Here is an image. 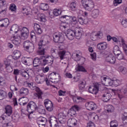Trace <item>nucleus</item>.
<instances>
[{"instance_id": "obj_1", "label": "nucleus", "mask_w": 127, "mask_h": 127, "mask_svg": "<svg viewBox=\"0 0 127 127\" xmlns=\"http://www.w3.org/2000/svg\"><path fill=\"white\" fill-rule=\"evenodd\" d=\"M24 101H26L25 102H23V106L26 105L27 108V112L31 114L33 113L35 111H38L40 114H41L44 110L41 109L40 108L37 107V105H36V103L33 101H30L29 103L27 104V102H28V98L26 97H24Z\"/></svg>"}, {"instance_id": "obj_2", "label": "nucleus", "mask_w": 127, "mask_h": 127, "mask_svg": "<svg viewBox=\"0 0 127 127\" xmlns=\"http://www.w3.org/2000/svg\"><path fill=\"white\" fill-rule=\"evenodd\" d=\"M101 81L102 84H103L104 86H107L109 87V86H114L115 87H118V86H120L122 82L120 81V80H112V79L109 78L107 75H103L101 77Z\"/></svg>"}, {"instance_id": "obj_3", "label": "nucleus", "mask_w": 127, "mask_h": 127, "mask_svg": "<svg viewBox=\"0 0 127 127\" xmlns=\"http://www.w3.org/2000/svg\"><path fill=\"white\" fill-rule=\"evenodd\" d=\"M27 85L31 90H35L36 93H34V97L38 98V100H42L43 92L40 90V88L34 86L33 82L27 83Z\"/></svg>"}, {"instance_id": "obj_4", "label": "nucleus", "mask_w": 127, "mask_h": 127, "mask_svg": "<svg viewBox=\"0 0 127 127\" xmlns=\"http://www.w3.org/2000/svg\"><path fill=\"white\" fill-rule=\"evenodd\" d=\"M81 4L87 11H91L95 8V3L93 0H81Z\"/></svg>"}, {"instance_id": "obj_5", "label": "nucleus", "mask_w": 127, "mask_h": 127, "mask_svg": "<svg viewBox=\"0 0 127 127\" xmlns=\"http://www.w3.org/2000/svg\"><path fill=\"white\" fill-rule=\"evenodd\" d=\"M40 59L42 60V62H43V65L45 66V65H50L51 66L53 64V59L51 56L48 55L42 56L40 57Z\"/></svg>"}, {"instance_id": "obj_6", "label": "nucleus", "mask_w": 127, "mask_h": 127, "mask_svg": "<svg viewBox=\"0 0 127 127\" xmlns=\"http://www.w3.org/2000/svg\"><path fill=\"white\" fill-rule=\"evenodd\" d=\"M24 49L29 53L33 52L34 50V45L29 41H24L23 43Z\"/></svg>"}, {"instance_id": "obj_7", "label": "nucleus", "mask_w": 127, "mask_h": 127, "mask_svg": "<svg viewBox=\"0 0 127 127\" xmlns=\"http://www.w3.org/2000/svg\"><path fill=\"white\" fill-rule=\"evenodd\" d=\"M12 59V56H10L4 60V64L5 66V68L6 69V71L8 73H11L13 71L12 67H11V65H10V62H11Z\"/></svg>"}, {"instance_id": "obj_8", "label": "nucleus", "mask_w": 127, "mask_h": 127, "mask_svg": "<svg viewBox=\"0 0 127 127\" xmlns=\"http://www.w3.org/2000/svg\"><path fill=\"white\" fill-rule=\"evenodd\" d=\"M89 117L90 118L93 122H98V121H101V120H105V119H106V117H107L105 115H102L99 117V116H98L97 114L92 112L89 113Z\"/></svg>"}, {"instance_id": "obj_9", "label": "nucleus", "mask_w": 127, "mask_h": 127, "mask_svg": "<svg viewBox=\"0 0 127 127\" xmlns=\"http://www.w3.org/2000/svg\"><path fill=\"white\" fill-rule=\"evenodd\" d=\"M65 23L69 24L70 23H73V24H77L78 21H77V18L75 16L71 17L68 15H64V16Z\"/></svg>"}, {"instance_id": "obj_10", "label": "nucleus", "mask_w": 127, "mask_h": 127, "mask_svg": "<svg viewBox=\"0 0 127 127\" xmlns=\"http://www.w3.org/2000/svg\"><path fill=\"white\" fill-rule=\"evenodd\" d=\"M105 61L107 63L109 64H115L116 63V57L114 56V55L110 54L107 55L105 57Z\"/></svg>"}, {"instance_id": "obj_11", "label": "nucleus", "mask_w": 127, "mask_h": 127, "mask_svg": "<svg viewBox=\"0 0 127 127\" xmlns=\"http://www.w3.org/2000/svg\"><path fill=\"white\" fill-rule=\"evenodd\" d=\"M63 34H54L53 35V40L54 42H56V43H63L64 42V38H63Z\"/></svg>"}, {"instance_id": "obj_12", "label": "nucleus", "mask_w": 127, "mask_h": 127, "mask_svg": "<svg viewBox=\"0 0 127 127\" xmlns=\"http://www.w3.org/2000/svg\"><path fill=\"white\" fill-rule=\"evenodd\" d=\"M65 6L69 7V9L72 11H75L77 9V2L75 1H72L68 3L65 2Z\"/></svg>"}, {"instance_id": "obj_13", "label": "nucleus", "mask_w": 127, "mask_h": 127, "mask_svg": "<svg viewBox=\"0 0 127 127\" xmlns=\"http://www.w3.org/2000/svg\"><path fill=\"white\" fill-rule=\"evenodd\" d=\"M47 122L48 120L46 118L43 117H40L38 119L37 124L39 127H45Z\"/></svg>"}, {"instance_id": "obj_14", "label": "nucleus", "mask_w": 127, "mask_h": 127, "mask_svg": "<svg viewBox=\"0 0 127 127\" xmlns=\"http://www.w3.org/2000/svg\"><path fill=\"white\" fill-rule=\"evenodd\" d=\"M85 106L86 109L89 111H94L97 109V105L93 102H86Z\"/></svg>"}, {"instance_id": "obj_15", "label": "nucleus", "mask_w": 127, "mask_h": 127, "mask_svg": "<svg viewBox=\"0 0 127 127\" xmlns=\"http://www.w3.org/2000/svg\"><path fill=\"white\" fill-rule=\"evenodd\" d=\"M88 92L90 94H93V95H97L99 93V86L97 85H91L88 88Z\"/></svg>"}, {"instance_id": "obj_16", "label": "nucleus", "mask_w": 127, "mask_h": 127, "mask_svg": "<svg viewBox=\"0 0 127 127\" xmlns=\"http://www.w3.org/2000/svg\"><path fill=\"white\" fill-rule=\"evenodd\" d=\"M74 32L75 37H76V38L77 39H79V38H80V37L82 36V34L83 33V29L80 27H76L75 28Z\"/></svg>"}, {"instance_id": "obj_17", "label": "nucleus", "mask_w": 127, "mask_h": 127, "mask_svg": "<svg viewBox=\"0 0 127 127\" xmlns=\"http://www.w3.org/2000/svg\"><path fill=\"white\" fill-rule=\"evenodd\" d=\"M79 107L74 105L68 111V115L69 117H74L76 116V111H79Z\"/></svg>"}, {"instance_id": "obj_18", "label": "nucleus", "mask_w": 127, "mask_h": 127, "mask_svg": "<svg viewBox=\"0 0 127 127\" xmlns=\"http://www.w3.org/2000/svg\"><path fill=\"white\" fill-rule=\"evenodd\" d=\"M108 48V43L106 42H100L97 45V49L100 51H103Z\"/></svg>"}, {"instance_id": "obj_19", "label": "nucleus", "mask_w": 127, "mask_h": 127, "mask_svg": "<svg viewBox=\"0 0 127 127\" xmlns=\"http://www.w3.org/2000/svg\"><path fill=\"white\" fill-rule=\"evenodd\" d=\"M21 36L22 39H27L29 35V31L26 27H23L22 29Z\"/></svg>"}, {"instance_id": "obj_20", "label": "nucleus", "mask_w": 127, "mask_h": 127, "mask_svg": "<svg viewBox=\"0 0 127 127\" xmlns=\"http://www.w3.org/2000/svg\"><path fill=\"white\" fill-rule=\"evenodd\" d=\"M66 37L69 39V40H73L75 38V32L73 30L68 29L65 33Z\"/></svg>"}, {"instance_id": "obj_21", "label": "nucleus", "mask_w": 127, "mask_h": 127, "mask_svg": "<svg viewBox=\"0 0 127 127\" xmlns=\"http://www.w3.org/2000/svg\"><path fill=\"white\" fill-rule=\"evenodd\" d=\"M57 77H59V74L57 73H52L49 75V79L51 80V82L53 83H57L58 80H57Z\"/></svg>"}, {"instance_id": "obj_22", "label": "nucleus", "mask_w": 127, "mask_h": 127, "mask_svg": "<svg viewBox=\"0 0 127 127\" xmlns=\"http://www.w3.org/2000/svg\"><path fill=\"white\" fill-rule=\"evenodd\" d=\"M77 120L74 118L69 119L67 121V126L68 127H74L77 126Z\"/></svg>"}, {"instance_id": "obj_23", "label": "nucleus", "mask_w": 127, "mask_h": 127, "mask_svg": "<svg viewBox=\"0 0 127 127\" xmlns=\"http://www.w3.org/2000/svg\"><path fill=\"white\" fill-rule=\"evenodd\" d=\"M9 24V21L7 18L0 20V26L1 27H7Z\"/></svg>"}, {"instance_id": "obj_24", "label": "nucleus", "mask_w": 127, "mask_h": 127, "mask_svg": "<svg viewBox=\"0 0 127 127\" xmlns=\"http://www.w3.org/2000/svg\"><path fill=\"white\" fill-rule=\"evenodd\" d=\"M34 29L36 33L37 34H41L42 33V30L40 28V25L37 23L34 24Z\"/></svg>"}, {"instance_id": "obj_25", "label": "nucleus", "mask_w": 127, "mask_h": 127, "mask_svg": "<svg viewBox=\"0 0 127 127\" xmlns=\"http://www.w3.org/2000/svg\"><path fill=\"white\" fill-rule=\"evenodd\" d=\"M41 62H42V60L40 59V57L35 58L33 62V67H38L41 64Z\"/></svg>"}, {"instance_id": "obj_26", "label": "nucleus", "mask_w": 127, "mask_h": 127, "mask_svg": "<svg viewBox=\"0 0 127 127\" xmlns=\"http://www.w3.org/2000/svg\"><path fill=\"white\" fill-rule=\"evenodd\" d=\"M5 114L8 117H10L12 115V107L9 105H7L5 108Z\"/></svg>"}, {"instance_id": "obj_27", "label": "nucleus", "mask_w": 127, "mask_h": 127, "mask_svg": "<svg viewBox=\"0 0 127 127\" xmlns=\"http://www.w3.org/2000/svg\"><path fill=\"white\" fill-rule=\"evenodd\" d=\"M112 95L109 92H106L104 94L102 97V99L104 102H108L111 99Z\"/></svg>"}, {"instance_id": "obj_28", "label": "nucleus", "mask_w": 127, "mask_h": 127, "mask_svg": "<svg viewBox=\"0 0 127 127\" xmlns=\"http://www.w3.org/2000/svg\"><path fill=\"white\" fill-rule=\"evenodd\" d=\"M45 81V77L43 76H38L35 77V82L37 84H42Z\"/></svg>"}, {"instance_id": "obj_29", "label": "nucleus", "mask_w": 127, "mask_h": 127, "mask_svg": "<svg viewBox=\"0 0 127 127\" xmlns=\"http://www.w3.org/2000/svg\"><path fill=\"white\" fill-rule=\"evenodd\" d=\"M76 71H78L79 72H83L84 73H87V70L84 66L80 65V64H77L75 66Z\"/></svg>"}, {"instance_id": "obj_30", "label": "nucleus", "mask_w": 127, "mask_h": 127, "mask_svg": "<svg viewBox=\"0 0 127 127\" xmlns=\"http://www.w3.org/2000/svg\"><path fill=\"white\" fill-rule=\"evenodd\" d=\"M40 9H42V10H47L49 8V6L48 4L46 3H41L39 5Z\"/></svg>"}, {"instance_id": "obj_31", "label": "nucleus", "mask_w": 127, "mask_h": 127, "mask_svg": "<svg viewBox=\"0 0 127 127\" xmlns=\"http://www.w3.org/2000/svg\"><path fill=\"white\" fill-rule=\"evenodd\" d=\"M28 93H29V91L28 89L26 88L22 87L20 90V94L23 95V96H26L27 95H28Z\"/></svg>"}, {"instance_id": "obj_32", "label": "nucleus", "mask_w": 127, "mask_h": 127, "mask_svg": "<svg viewBox=\"0 0 127 127\" xmlns=\"http://www.w3.org/2000/svg\"><path fill=\"white\" fill-rule=\"evenodd\" d=\"M113 52L114 54L116 56L118 55V54L121 53V52H122V51H121V49H120V47H118V45H116L113 48Z\"/></svg>"}, {"instance_id": "obj_33", "label": "nucleus", "mask_w": 127, "mask_h": 127, "mask_svg": "<svg viewBox=\"0 0 127 127\" xmlns=\"http://www.w3.org/2000/svg\"><path fill=\"white\" fill-rule=\"evenodd\" d=\"M100 12V11H99V9H95L92 10L91 12V16L93 18H97L98 16H99V13Z\"/></svg>"}, {"instance_id": "obj_34", "label": "nucleus", "mask_w": 127, "mask_h": 127, "mask_svg": "<svg viewBox=\"0 0 127 127\" xmlns=\"http://www.w3.org/2000/svg\"><path fill=\"white\" fill-rule=\"evenodd\" d=\"M86 86V81L85 80L80 81L79 84V89L80 91H84Z\"/></svg>"}, {"instance_id": "obj_35", "label": "nucleus", "mask_w": 127, "mask_h": 127, "mask_svg": "<svg viewBox=\"0 0 127 127\" xmlns=\"http://www.w3.org/2000/svg\"><path fill=\"white\" fill-rule=\"evenodd\" d=\"M14 54V58L13 59L14 60H18L19 58H20V56H21V53H20V52L19 51H14L13 52Z\"/></svg>"}, {"instance_id": "obj_36", "label": "nucleus", "mask_w": 127, "mask_h": 127, "mask_svg": "<svg viewBox=\"0 0 127 127\" xmlns=\"http://www.w3.org/2000/svg\"><path fill=\"white\" fill-rule=\"evenodd\" d=\"M118 71L123 75H127V69L124 66H120L118 68Z\"/></svg>"}, {"instance_id": "obj_37", "label": "nucleus", "mask_w": 127, "mask_h": 127, "mask_svg": "<svg viewBox=\"0 0 127 127\" xmlns=\"http://www.w3.org/2000/svg\"><path fill=\"white\" fill-rule=\"evenodd\" d=\"M88 21L89 19H88V18L83 19V18L81 17L78 18V22H79L80 24H81V25H84V24H87Z\"/></svg>"}, {"instance_id": "obj_38", "label": "nucleus", "mask_w": 127, "mask_h": 127, "mask_svg": "<svg viewBox=\"0 0 127 127\" xmlns=\"http://www.w3.org/2000/svg\"><path fill=\"white\" fill-rule=\"evenodd\" d=\"M58 120L60 124L63 125L64 124V113H60L58 115Z\"/></svg>"}, {"instance_id": "obj_39", "label": "nucleus", "mask_w": 127, "mask_h": 127, "mask_svg": "<svg viewBox=\"0 0 127 127\" xmlns=\"http://www.w3.org/2000/svg\"><path fill=\"white\" fill-rule=\"evenodd\" d=\"M18 30H19V28L17 25L14 24L11 26L10 32L11 33V31H13V32H14V33H17V31H18Z\"/></svg>"}, {"instance_id": "obj_40", "label": "nucleus", "mask_w": 127, "mask_h": 127, "mask_svg": "<svg viewBox=\"0 0 127 127\" xmlns=\"http://www.w3.org/2000/svg\"><path fill=\"white\" fill-rule=\"evenodd\" d=\"M22 12L24 14H26V15H28L29 12H30V9L28 7L24 6L22 7Z\"/></svg>"}, {"instance_id": "obj_41", "label": "nucleus", "mask_w": 127, "mask_h": 127, "mask_svg": "<svg viewBox=\"0 0 127 127\" xmlns=\"http://www.w3.org/2000/svg\"><path fill=\"white\" fill-rule=\"evenodd\" d=\"M72 100L74 103H80V102H82L83 101V99L80 97H77V96H72Z\"/></svg>"}, {"instance_id": "obj_42", "label": "nucleus", "mask_w": 127, "mask_h": 127, "mask_svg": "<svg viewBox=\"0 0 127 127\" xmlns=\"http://www.w3.org/2000/svg\"><path fill=\"white\" fill-rule=\"evenodd\" d=\"M90 39L93 41H96L97 40L98 38L97 37V35L96 32H92L90 35Z\"/></svg>"}, {"instance_id": "obj_43", "label": "nucleus", "mask_w": 127, "mask_h": 127, "mask_svg": "<svg viewBox=\"0 0 127 127\" xmlns=\"http://www.w3.org/2000/svg\"><path fill=\"white\" fill-rule=\"evenodd\" d=\"M12 38H13V40H12V43L13 44H15V45H18L19 43H20L19 39H20V37H19V38H16L15 36H13L12 37Z\"/></svg>"}, {"instance_id": "obj_44", "label": "nucleus", "mask_w": 127, "mask_h": 127, "mask_svg": "<svg viewBox=\"0 0 127 127\" xmlns=\"http://www.w3.org/2000/svg\"><path fill=\"white\" fill-rule=\"evenodd\" d=\"M122 39H123L121 36H116L115 37H112V40L114 42H115V43H119L120 40L122 41Z\"/></svg>"}, {"instance_id": "obj_45", "label": "nucleus", "mask_w": 127, "mask_h": 127, "mask_svg": "<svg viewBox=\"0 0 127 127\" xmlns=\"http://www.w3.org/2000/svg\"><path fill=\"white\" fill-rule=\"evenodd\" d=\"M121 44L122 45L123 49L124 50L125 52L127 54V45L126 44V42L125 41V40H124V39H122Z\"/></svg>"}, {"instance_id": "obj_46", "label": "nucleus", "mask_w": 127, "mask_h": 127, "mask_svg": "<svg viewBox=\"0 0 127 127\" xmlns=\"http://www.w3.org/2000/svg\"><path fill=\"white\" fill-rule=\"evenodd\" d=\"M44 104L45 105V108H46L47 107H49L50 106L53 105L52 101L49 99L45 100Z\"/></svg>"}, {"instance_id": "obj_47", "label": "nucleus", "mask_w": 127, "mask_h": 127, "mask_svg": "<svg viewBox=\"0 0 127 127\" xmlns=\"http://www.w3.org/2000/svg\"><path fill=\"white\" fill-rule=\"evenodd\" d=\"M72 58L75 59L76 61H79L80 59H81V54H75L73 53L72 55Z\"/></svg>"}, {"instance_id": "obj_48", "label": "nucleus", "mask_w": 127, "mask_h": 127, "mask_svg": "<svg viewBox=\"0 0 127 127\" xmlns=\"http://www.w3.org/2000/svg\"><path fill=\"white\" fill-rule=\"evenodd\" d=\"M107 112L108 113H114L115 112V107L112 105H108L107 106Z\"/></svg>"}, {"instance_id": "obj_49", "label": "nucleus", "mask_w": 127, "mask_h": 127, "mask_svg": "<svg viewBox=\"0 0 127 127\" xmlns=\"http://www.w3.org/2000/svg\"><path fill=\"white\" fill-rule=\"evenodd\" d=\"M62 12L61 10L59 9H54L53 12V13L55 16H58V15H60Z\"/></svg>"}, {"instance_id": "obj_50", "label": "nucleus", "mask_w": 127, "mask_h": 127, "mask_svg": "<svg viewBox=\"0 0 127 127\" xmlns=\"http://www.w3.org/2000/svg\"><path fill=\"white\" fill-rule=\"evenodd\" d=\"M115 56H116L118 60H123V59H125V56L122 52H120V53L118 54V55H116Z\"/></svg>"}, {"instance_id": "obj_51", "label": "nucleus", "mask_w": 127, "mask_h": 127, "mask_svg": "<svg viewBox=\"0 0 127 127\" xmlns=\"http://www.w3.org/2000/svg\"><path fill=\"white\" fill-rule=\"evenodd\" d=\"M118 126H119V123L116 120L110 122V127H118Z\"/></svg>"}, {"instance_id": "obj_52", "label": "nucleus", "mask_w": 127, "mask_h": 127, "mask_svg": "<svg viewBox=\"0 0 127 127\" xmlns=\"http://www.w3.org/2000/svg\"><path fill=\"white\" fill-rule=\"evenodd\" d=\"M123 2L122 0H114L113 1V4L114 6H118L119 4H121Z\"/></svg>"}, {"instance_id": "obj_53", "label": "nucleus", "mask_w": 127, "mask_h": 127, "mask_svg": "<svg viewBox=\"0 0 127 127\" xmlns=\"http://www.w3.org/2000/svg\"><path fill=\"white\" fill-rule=\"evenodd\" d=\"M86 44L87 46L90 47V46H93V45H95V42H94V41L88 40L86 42Z\"/></svg>"}, {"instance_id": "obj_54", "label": "nucleus", "mask_w": 127, "mask_h": 127, "mask_svg": "<svg viewBox=\"0 0 127 127\" xmlns=\"http://www.w3.org/2000/svg\"><path fill=\"white\" fill-rule=\"evenodd\" d=\"M57 120V119H56V117H55V116H51L50 117L49 119V123L50 125L51 124H52V123H53L54 122H55Z\"/></svg>"}, {"instance_id": "obj_55", "label": "nucleus", "mask_w": 127, "mask_h": 127, "mask_svg": "<svg viewBox=\"0 0 127 127\" xmlns=\"http://www.w3.org/2000/svg\"><path fill=\"white\" fill-rule=\"evenodd\" d=\"M4 96H6V92L2 90H0V100H1V98H3Z\"/></svg>"}, {"instance_id": "obj_56", "label": "nucleus", "mask_w": 127, "mask_h": 127, "mask_svg": "<svg viewBox=\"0 0 127 127\" xmlns=\"http://www.w3.org/2000/svg\"><path fill=\"white\" fill-rule=\"evenodd\" d=\"M21 75L22 77H24V78H26V79H28L29 78V74L26 72V71H24L21 73Z\"/></svg>"}, {"instance_id": "obj_57", "label": "nucleus", "mask_w": 127, "mask_h": 127, "mask_svg": "<svg viewBox=\"0 0 127 127\" xmlns=\"http://www.w3.org/2000/svg\"><path fill=\"white\" fill-rule=\"evenodd\" d=\"M125 115H123L122 117V120L123 121V124L126 125V124H127V114L125 113Z\"/></svg>"}, {"instance_id": "obj_58", "label": "nucleus", "mask_w": 127, "mask_h": 127, "mask_svg": "<svg viewBox=\"0 0 127 127\" xmlns=\"http://www.w3.org/2000/svg\"><path fill=\"white\" fill-rule=\"evenodd\" d=\"M122 25L124 27L127 28V19H124L122 20Z\"/></svg>"}, {"instance_id": "obj_59", "label": "nucleus", "mask_w": 127, "mask_h": 127, "mask_svg": "<svg viewBox=\"0 0 127 127\" xmlns=\"http://www.w3.org/2000/svg\"><path fill=\"white\" fill-rule=\"evenodd\" d=\"M58 126V122H57V120L54 121L53 122H52L50 124V127H57Z\"/></svg>"}, {"instance_id": "obj_60", "label": "nucleus", "mask_w": 127, "mask_h": 127, "mask_svg": "<svg viewBox=\"0 0 127 127\" xmlns=\"http://www.w3.org/2000/svg\"><path fill=\"white\" fill-rule=\"evenodd\" d=\"M96 37H97V39H101V38H103V33L102 32L96 33Z\"/></svg>"}, {"instance_id": "obj_61", "label": "nucleus", "mask_w": 127, "mask_h": 127, "mask_svg": "<svg viewBox=\"0 0 127 127\" xmlns=\"http://www.w3.org/2000/svg\"><path fill=\"white\" fill-rule=\"evenodd\" d=\"M43 42H44L43 39H41L40 40V42H39V44H38V46H39L38 49H41L42 48V46H43V45H44Z\"/></svg>"}, {"instance_id": "obj_62", "label": "nucleus", "mask_w": 127, "mask_h": 127, "mask_svg": "<svg viewBox=\"0 0 127 127\" xmlns=\"http://www.w3.org/2000/svg\"><path fill=\"white\" fill-rule=\"evenodd\" d=\"M79 13L82 16H88V12H87L86 11H83L82 10H80L79 11Z\"/></svg>"}, {"instance_id": "obj_63", "label": "nucleus", "mask_w": 127, "mask_h": 127, "mask_svg": "<svg viewBox=\"0 0 127 127\" xmlns=\"http://www.w3.org/2000/svg\"><path fill=\"white\" fill-rule=\"evenodd\" d=\"M40 20L43 22H45V21H46V18H45V15H44V14H41V17H40Z\"/></svg>"}, {"instance_id": "obj_64", "label": "nucleus", "mask_w": 127, "mask_h": 127, "mask_svg": "<svg viewBox=\"0 0 127 127\" xmlns=\"http://www.w3.org/2000/svg\"><path fill=\"white\" fill-rule=\"evenodd\" d=\"M46 109L48 112H52V111H53V104L50 106H47L46 107Z\"/></svg>"}]
</instances>
